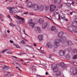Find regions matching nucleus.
<instances>
[{
  "label": "nucleus",
  "instance_id": "nucleus-1",
  "mask_svg": "<svg viewBox=\"0 0 77 77\" xmlns=\"http://www.w3.org/2000/svg\"><path fill=\"white\" fill-rule=\"evenodd\" d=\"M7 9L9 10V12L11 15L13 14V13H18V12L17 11V9L16 8H11L10 7H7Z\"/></svg>",
  "mask_w": 77,
  "mask_h": 77
},
{
  "label": "nucleus",
  "instance_id": "nucleus-2",
  "mask_svg": "<svg viewBox=\"0 0 77 77\" xmlns=\"http://www.w3.org/2000/svg\"><path fill=\"white\" fill-rule=\"evenodd\" d=\"M55 47V48H57L60 45V39H56L54 42Z\"/></svg>",
  "mask_w": 77,
  "mask_h": 77
},
{
  "label": "nucleus",
  "instance_id": "nucleus-3",
  "mask_svg": "<svg viewBox=\"0 0 77 77\" xmlns=\"http://www.w3.org/2000/svg\"><path fill=\"white\" fill-rule=\"evenodd\" d=\"M56 8V6L54 5H52L50 6V11L53 12Z\"/></svg>",
  "mask_w": 77,
  "mask_h": 77
},
{
  "label": "nucleus",
  "instance_id": "nucleus-4",
  "mask_svg": "<svg viewBox=\"0 0 77 77\" xmlns=\"http://www.w3.org/2000/svg\"><path fill=\"white\" fill-rule=\"evenodd\" d=\"M67 29L72 33H74V30L72 27L69 26H68Z\"/></svg>",
  "mask_w": 77,
  "mask_h": 77
},
{
  "label": "nucleus",
  "instance_id": "nucleus-5",
  "mask_svg": "<svg viewBox=\"0 0 77 77\" xmlns=\"http://www.w3.org/2000/svg\"><path fill=\"white\" fill-rule=\"evenodd\" d=\"M33 9L34 11H38L39 10V6L36 4H34L32 6Z\"/></svg>",
  "mask_w": 77,
  "mask_h": 77
},
{
  "label": "nucleus",
  "instance_id": "nucleus-6",
  "mask_svg": "<svg viewBox=\"0 0 77 77\" xmlns=\"http://www.w3.org/2000/svg\"><path fill=\"white\" fill-rule=\"evenodd\" d=\"M66 40V38L65 36H63L61 37L60 40V42H65V41Z\"/></svg>",
  "mask_w": 77,
  "mask_h": 77
},
{
  "label": "nucleus",
  "instance_id": "nucleus-7",
  "mask_svg": "<svg viewBox=\"0 0 77 77\" xmlns=\"http://www.w3.org/2000/svg\"><path fill=\"white\" fill-rule=\"evenodd\" d=\"M66 44L67 46H69L70 45H73L72 42L69 40L67 41L66 42Z\"/></svg>",
  "mask_w": 77,
  "mask_h": 77
},
{
  "label": "nucleus",
  "instance_id": "nucleus-8",
  "mask_svg": "<svg viewBox=\"0 0 77 77\" xmlns=\"http://www.w3.org/2000/svg\"><path fill=\"white\" fill-rule=\"evenodd\" d=\"M35 31L38 33H41V29L39 27H35Z\"/></svg>",
  "mask_w": 77,
  "mask_h": 77
},
{
  "label": "nucleus",
  "instance_id": "nucleus-9",
  "mask_svg": "<svg viewBox=\"0 0 77 77\" xmlns=\"http://www.w3.org/2000/svg\"><path fill=\"white\" fill-rule=\"evenodd\" d=\"M75 20H75V22H72V26L75 28H76L77 27V26H76V24L75 23L77 24V19H75Z\"/></svg>",
  "mask_w": 77,
  "mask_h": 77
},
{
  "label": "nucleus",
  "instance_id": "nucleus-10",
  "mask_svg": "<svg viewBox=\"0 0 77 77\" xmlns=\"http://www.w3.org/2000/svg\"><path fill=\"white\" fill-rule=\"evenodd\" d=\"M27 6L28 8H32V7H33L32 3L30 2H28L27 3Z\"/></svg>",
  "mask_w": 77,
  "mask_h": 77
},
{
  "label": "nucleus",
  "instance_id": "nucleus-11",
  "mask_svg": "<svg viewBox=\"0 0 77 77\" xmlns=\"http://www.w3.org/2000/svg\"><path fill=\"white\" fill-rule=\"evenodd\" d=\"M53 70L54 72H57V70H58V68L56 66V65H55V66L53 67Z\"/></svg>",
  "mask_w": 77,
  "mask_h": 77
},
{
  "label": "nucleus",
  "instance_id": "nucleus-12",
  "mask_svg": "<svg viewBox=\"0 0 77 77\" xmlns=\"http://www.w3.org/2000/svg\"><path fill=\"white\" fill-rule=\"evenodd\" d=\"M72 69H73V75H76L77 74V69L74 67L72 68Z\"/></svg>",
  "mask_w": 77,
  "mask_h": 77
},
{
  "label": "nucleus",
  "instance_id": "nucleus-13",
  "mask_svg": "<svg viewBox=\"0 0 77 77\" xmlns=\"http://www.w3.org/2000/svg\"><path fill=\"white\" fill-rule=\"evenodd\" d=\"M71 51H72V48L70 47H69L67 49H66L65 50V52L66 53H68V52Z\"/></svg>",
  "mask_w": 77,
  "mask_h": 77
},
{
  "label": "nucleus",
  "instance_id": "nucleus-14",
  "mask_svg": "<svg viewBox=\"0 0 77 77\" xmlns=\"http://www.w3.org/2000/svg\"><path fill=\"white\" fill-rule=\"evenodd\" d=\"M59 55L60 56H63L64 55V51L60 50L59 52Z\"/></svg>",
  "mask_w": 77,
  "mask_h": 77
},
{
  "label": "nucleus",
  "instance_id": "nucleus-15",
  "mask_svg": "<svg viewBox=\"0 0 77 77\" xmlns=\"http://www.w3.org/2000/svg\"><path fill=\"white\" fill-rule=\"evenodd\" d=\"M29 27L31 29H33L35 28V25L34 23H29Z\"/></svg>",
  "mask_w": 77,
  "mask_h": 77
},
{
  "label": "nucleus",
  "instance_id": "nucleus-16",
  "mask_svg": "<svg viewBox=\"0 0 77 77\" xmlns=\"http://www.w3.org/2000/svg\"><path fill=\"white\" fill-rule=\"evenodd\" d=\"M46 46L48 47V48H52V47H53L51 44L50 43H47Z\"/></svg>",
  "mask_w": 77,
  "mask_h": 77
},
{
  "label": "nucleus",
  "instance_id": "nucleus-17",
  "mask_svg": "<svg viewBox=\"0 0 77 77\" xmlns=\"http://www.w3.org/2000/svg\"><path fill=\"white\" fill-rule=\"evenodd\" d=\"M47 24L46 23H44L43 24L42 26V28L43 29H45L46 27H47Z\"/></svg>",
  "mask_w": 77,
  "mask_h": 77
},
{
  "label": "nucleus",
  "instance_id": "nucleus-18",
  "mask_svg": "<svg viewBox=\"0 0 77 77\" xmlns=\"http://www.w3.org/2000/svg\"><path fill=\"white\" fill-rule=\"evenodd\" d=\"M60 66L62 68H65V64L63 63H61L60 64Z\"/></svg>",
  "mask_w": 77,
  "mask_h": 77
},
{
  "label": "nucleus",
  "instance_id": "nucleus-19",
  "mask_svg": "<svg viewBox=\"0 0 77 77\" xmlns=\"http://www.w3.org/2000/svg\"><path fill=\"white\" fill-rule=\"evenodd\" d=\"M63 32L62 31L59 32L58 35V37H59V38H61V37L63 35Z\"/></svg>",
  "mask_w": 77,
  "mask_h": 77
},
{
  "label": "nucleus",
  "instance_id": "nucleus-20",
  "mask_svg": "<svg viewBox=\"0 0 77 77\" xmlns=\"http://www.w3.org/2000/svg\"><path fill=\"white\" fill-rule=\"evenodd\" d=\"M38 22L40 24H42L44 23V20L42 19H40L38 20Z\"/></svg>",
  "mask_w": 77,
  "mask_h": 77
},
{
  "label": "nucleus",
  "instance_id": "nucleus-21",
  "mask_svg": "<svg viewBox=\"0 0 77 77\" xmlns=\"http://www.w3.org/2000/svg\"><path fill=\"white\" fill-rule=\"evenodd\" d=\"M60 0H54V4H56V3L59 4L60 3Z\"/></svg>",
  "mask_w": 77,
  "mask_h": 77
},
{
  "label": "nucleus",
  "instance_id": "nucleus-22",
  "mask_svg": "<svg viewBox=\"0 0 77 77\" xmlns=\"http://www.w3.org/2000/svg\"><path fill=\"white\" fill-rule=\"evenodd\" d=\"M19 19H20V20H22V23H24L25 22V19H24L23 18H22L21 17H19Z\"/></svg>",
  "mask_w": 77,
  "mask_h": 77
},
{
  "label": "nucleus",
  "instance_id": "nucleus-23",
  "mask_svg": "<svg viewBox=\"0 0 77 77\" xmlns=\"http://www.w3.org/2000/svg\"><path fill=\"white\" fill-rule=\"evenodd\" d=\"M42 35H39L38 36V38L40 41L42 40Z\"/></svg>",
  "mask_w": 77,
  "mask_h": 77
},
{
  "label": "nucleus",
  "instance_id": "nucleus-24",
  "mask_svg": "<svg viewBox=\"0 0 77 77\" xmlns=\"http://www.w3.org/2000/svg\"><path fill=\"white\" fill-rule=\"evenodd\" d=\"M44 9V6L42 5L40 6V9L41 11H42Z\"/></svg>",
  "mask_w": 77,
  "mask_h": 77
},
{
  "label": "nucleus",
  "instance_id": "nucleus-25",
  "mask_svg": "<svg viewBox=\"0 0 77 77\" xmlns=\"http://www.w3.org/2000/svg\"><path fill=\"white\" fill-rule=\"evenodd\" d=\"M7 50H8V49H5L3 50L2 51H1L0 52V53H2V54H4V53H5V52H6V51Z\"/></svg>",
  "mask_w": 77,
  "mask_h": 77
},
{
  "label": "nucleus",
  "instance_id": "nucleus-26",
  "mask_svg": "<svg viewBox=\"0 0 77 77\" xmlns=\"http://www.w3.org/2000/svg\"><path fill=\"white\" fill-rule=\"evenodd\" d=\"M16 28L20 32H21V29L20 28L19 26H16Z\"/></svg>",
  "mask_w": 77,
  "mask_h": 77
},
{
  "label": "nucleus",
  "instance_id": "nucleus-27",
  "mask_svg": "<svg viewBox=\"0 0 77 77\" xmlns=\"http://www.w3.org/2000/svg\"><path fill=\"white\" fill-rule=\"evenodd\" d=\"M9 25L10 26L12 27H15V26H16V25H15L14 24H13L12 23H10L9 24Z\"/></svg>",
  "mask_w": 77,
  "mask_h": 77
},
{
  "label": "nucleus",
  "instance_id": "nucleus-28",
  "mask_svg": "<svg viewBox=\"0 0 77 77\" xmlns=\"http://www.w3.org/2000/svg\"><path fill=\"white\" fill-rule=\"evenodd\" d=\"M8 68L6 67L5 68H3V67H2V70H3L5 71H6L8 70Z\"/></svg>",
  "mask_w": 77,
  "mask_h": 77
},
{
  "label": "nucleus",
  "instance_id": "nucleus-29",
  "mask_svg": "<svg viewBox=\"0 0 77 77\" xmlns=\"http://www.w3.org/2000/svg\"><path fill=\"white\" fill-rule=\"evenodd\" d=\"M70 56L69 55H67L66 56V59H67L68 60H69V59L70 58Z\"/></svg>",
  "mask_w": 77,
  "mask_h": 77
},
{
  "label": "nucleus",
  "instance_id": "nucleus-30",
  "mask_svg": "<svg viewBox=\"0 0 77 77\" xmlns=\"http://www.w3.org/2000/svg\"><path fill=\"white\" fill-rule=\"evenodd\" d=\"M73 53H76V54H77V50L75 49H74L73 50Z\"/></svg>",
  "mask_w": 77,
  "mask_h": 77
},
{
  "label": "nucleus",
  "instance_id": "nucleus-31",
  "mask_svg": "<svg viewBox=\"0 0 77 77\" xmlns=\"http://www.w3.org/2000/svg\"><path fill=\"white\" fill-rule=\"evenodd\" d=\"M14 64H15V65H17V66H20V68H21V65H20L19 63H17L16 62H14Z\"/></svg>",
  "mask_w": 77,
  "mask_h": 77
},
{
  "label": "nucleus",
  "instance_id": "nucleus-32",
  "mask_svg": "<svg viewBox=\"0 0 77 77\" xmlns=\"http://www.w3.org/2000/svg\"><path fill=\"white\" fill-rule=\"evenodd\" d=\"M56 29V27L54 26H52V27L51 28V30L53 31L54 30Z\"/></svg>",
  "mask_w": 77,
  "mask_h": 77
},
{
  "label": "nucleus",
  "instance_id": "nucleus-33",
  "mask_svg": "<svg viewBox=\"0 0 77 77\" xmlns=\"http://www.w3.org/2000/svg\"><path fill=\"white\" fill-rule=\"evenodd\" d=\"M77 54H76V55H74L73 56V59H77Z\"/></svg>",
  "mask_w": 77,
  "mask_h": 77
},
{
  "label": "nucleus",
  "instance_id": "nucleus-34",
  "mask_svg": "<svg viewBox=\"0 0 77 77\" xmlns=\"http://www.w3.org/2000/svg\"><path fill=\"white\" fill-rule=\"evenodd\" d=\"M50 8V7L47 6H46L45 9L46 11H48V9H49V8Z\"/></svg>",
  "mask_w": 77,
  "mask_h": 77
},
{
  "label": "nucleus",
  "instance_id": "nucleus-35",
  "mask_svg": "<svg viewBox=\"0 0 77 77\" xmlns=\"http://www.w3.org/2000/svg\"><path fill=\"white\" fill-rule=\"evenodd\" d=\"M20 44H25L26 43L25 42H24V41L23 40L22 42H20Z\"/></svg>",
  "mask_w": 77,
  "mask_h": 77
},
{
  "label": "nucleus",
  "instance_id": "nucleus-36",
  "mask_svg": "<svg viewBox=\"0 0 77 77\" xmlns=\"http://www.w3.org/2000/svg\"><path fill=\"white\" fill-rule=\"evenodd\" d=\"M13 57L12 58V59H13V60H15V59H17L18 58H17V57H16L15 56H13Z\"/></svg>",
  "mask_w": 77,
  "mask_h": 77
},
{
  "label": "nucleus",
  "instance_id": "nucleus-37",
  "mask_svg": "<svg viewBox=\"0 0 77 77\" xmlns=\"http://www.w3.org/2000/svg\"><path fill=\"white\" fill-rule=\"evenodd\" d=\"M57 75H59L60 74V72L59 71H58L57 72Z\"/></svg>",
  "mask_w": 77,
  "mask_h": 77
},
{
  "label": "nucleus",
  "instance_id": "nucleus-38",
  "mask_svg": "<svg viewBox=\"0 0 77 77\" xmlns=\"http://www.w3.org/2000/svg\"><path fill=\"white\" fill-rule=\"evenodd\" d=\"M32 20L31 19L29 20V21L28 22V23H29V24L30 23H32V22H32Z\"/></svg>",
  "mask_w": 77,
  "mask_h": 77
},
{
  "label": "nucleus",
  "instance_id": "nucleus-39",
  "mask_svg": "<svg viewBox=\"0 0 77 77\" xmlns=\"http://www.w3.org/2000/svg\"><path fill=\"white\" fill-rule=\"evenodd\" d=\"M62 6H63V5L61 4L60 6H59L58 8L59 9H60L61 8H62Z\"/></svg>",
  "mask_w": 77,
  "mask_h": 77
},
{
  "label": "nucleus",
  "instance_id": "nucleus-40",
  "mask_svg": "<svg viewBox=\"0 0 77 77\" xmlns=\"http://www.w3.org/2000/svg\"><path fill=\"white\" fill-rule=\"evenodd\" d=\"M6 76H8V77H11L12 76V75L11 74H8L6 75Z\"/></svg>",
  "mask_w": 77,
  "mask_h": 77
},
{
  "label": "nucleus",
  "instance_id": "nucleus-41",
  "mask_svg": "<svg viewBox=\"0 0 77 77\" xmlns=\"http://www.w3.org/2000/svg\"><path fill=\"white\" fill-rule=\"evenodd\" d=\"M66 5L67 6H71V4H67L66 3Z\"/></svg>",
  "mask_w": 77,
  "mask_h": 77
},
{
  "label": "nucleus",
  "instance_id": "nucleus-42",
  "mask_svg": "<svg viewBox=\"0 0 77 77\" xmlns=\"http://www.w3.org/2000/svg\"><path fill=\"white\" fill-rule=\"evenodd\" d=\"M74 42H75L76 44H77V39H75L74 40Z\"/></svg>",
  "mask_w": 77,
  "mask_h": 77
},
{
  "label": "nucleus",
  "instance_id": "nucleus-43",
  "mask_svg": "<svg viewBox=\"0 0 77 77\" xmlns=\"http://www.w3.org/2000/svg\"><path fill=\"white\" fill-rule=\"evenodd\" d=\"M16 17H15V18H17V19H19V18H20V16H18L17 15H16Z\"/></svg>",
  "mask_w": 77,
  "mask_h": 77
},
{
  "label": "nucleus",
  "instance_id": "nucleus-44",
  "mask_svg": "<svg viewBox=\"0 0 77 77\" xmlns=\"http://www.w3.org/2000/svg\"><path fill=\"white\" fill-rule=\"evenodd\" d=\"M74 33H77V28L74 30Z\"/></svg>",
  "mask_w": 77,
  "mask_h": 77
},
{
  "label": "nucleus",
  "instance_id": "nucleus-45",
  "mask_svg": "<svg viewBox=\"0 0 77 77\" xmlns=\"http://www.w3.org/2000/svg\"><path fill=\"white\" fill-rule=\"evenodd\" d=\"M23 14H25L26 15H27V14H28V12H25L23 13Z\"/></svg>",
  "mask_w": 77,
  "mask_h": 77
},
{
  "label": "nucleus",
  "instance_id": "nucleus-46",
  "mask_svg": "<svg viewBox=\"0 0 77 77\" xmlns=\"http://www.w3.org/2000/svg\"><path fill=\"white\" fill-rule=\"evenodd\" d=\"M17 23L18 24H20V23H21V22H20V21H17Z\"/></svg>",
  "mask_w": 77,
  "mask_h": 77
},
{
  "label": "nucleus",
  "instance_id": "nucleus-47",
  "mask_svg": "<svg viewBox=\"0 0 77 77\" xmlns=\"http://www.w3.org/2000/svg\"><path fill=\"white\" fill-rule=\"evenodd\" d=\"M7 54H12V53L11 52L8 51L7 52Z\"/></svg>",
  "mask_w": 77,
  "mask_h": 77
},
{
  "label": "nucleus",
  "instance_id": "nucleus-48",
  "mask_svg": "<svg viewBox=\"0 0 77 77\" xmlns=\"http://www.w3.org/2000/svg\"><path fill=\"white\" fill-rule=\"evenodd\" d=\"M73 13H75V11H73L72 12H70V15H72Z\"/></svg>",
  "mask_w": 77,
  "mask_h": 77
},
{
  "label": "nucleus",
  "instance_id": "nucleus-49",
  "mask_svg": "<svg viewBox=\"0 0 77 77\" xmlns=\"http://www.w3.org/2000/svg\"><path fill=\"white\" fill-rule=\"evenodd\" d=\"M62 18L63 20H65V17H62Z\"/></svg>",
  "mask_w": 77,
  "mask_h": 77
},
{
  "label": "nucleus",
  "instance_id": "nucleus-50",
  "mask_svg": "<svg viewBox=\"0 0 77 77\" xmlns=\"http://www.w3.org/2000/svg\"><path fill=\"white\" fill-rule=\"evenodd\" d=\"M4 73L5 74H7V75H8V74H9V73L8 72H4Z\"/></svg>",
  "mask_w": 77,
  "mask_h": 77
},
{
  "label": "nucleus",
  "instance_id": "nucleus-51",
  "mask_svg": "<svg viewBox=\"0 0 77 77\" xmlns=\"http://www.w3.org/2000/svg\"><path fill=\"white\" fill-rule=\"evenodd\" d=\"M2 66H3V67H4V68H6V67H8V66H7L5 65H3Z\"/></svg>",
  "mask_w": 77,
  "mask_h": 77
},
{
  "label": "nucleus",
  "instance_id": "nucleus-52",
  "mask_svg": "<svg viewBox=\"0 0 77 77\" xmlns=\"http://www.w3.org/2000/svg\"><path fill=\"white\" fill-rule=\"evenodd\" d=\"M55 12H54L53 13V14L52 15V17H54V16H55Z\"/></svg>",
  "mask_w": 77,
  "mask_h": 77
},
{
  "label": "nucleus",
  "instance_id": "nucleus-53",
  "mask_svg": "<svg viewBox=\"0 0 77 77\" xmlns=\"http://www.w3.org/2000/svg\"><path fill=\"white\" fill-rule=\"evenodd\" d=\"M34 68L32 67H30V69H32V71L33 70Z\"/></svg>",
  "mask_w": 77,
  "mask_h": 77
},
{
  "label": "nucleus",
  "instance_id": "nucleus-54",
  "mask_svg": "<svg viewBox=\"0 0 77 77\" xmlns=\"http://www.w3.org/2000/svg\"><path fill=\"white\" fill-rule=\"evenodd\" d=\"M10 42L12 44V43H14V42L11 41V40H10Z\"/></svg>",
  "mask_w": 77,
  "mask_h": 77
},
{
  "label": "nucleus",
  "instance_id": "nucleus-55",
  "mask_svg": "<svg viewBox=\"0 0 77 77\" xmlns=\"http://www.w3.org/2000/svg\"><path fill=\"white\" fill-rule=\"evenodd\" d=\"M59 15V18L58 20H60V14L58 15Z\"/></svg>",
  "mask_w": 77,
  "mask_h": 77
},
{
  "label": "nucleus",
  "instance_id": "nucleus-56",
  "mask_svg": "<svg viewBox=\"0 0 77 77\" xmlns=\"http://www.w3.org/2000/svg\"><path fill=\"white\" fill-rule=\"evenodd\" d=\"M16 47H17V48H20V46H18V45H16Z\"/></svg>",
  "mask_w": 77,
  "mask_h": 77
},
{
  "label": "nucleus",
  "instance_id": "nucleus-57",
  "mask_svg": "<svg viewBox=\"0 0 77 77\" xmlns=\"http://www.w3.org/2000/svg\"><path fill=\"white\" fill-rule=\"evenodd\" d=\"M21 54H26V53H24V52H21Z\"/></svg>",
  "mask_w": 77,
  "mask_h": 77
},
{
  "label": "nucleus",
  "instance_id": "nucleus-58",
  "mask_svg": "<svg viewBox=\"0 0 77 77\" xmlns=\"http://www.w3.org/2000/svg\"><path fill=\"white\" fill-rule=\"evenodd\" d=\"M31 60V61H32V60H31V59H27L26 60Z\"/></svg>",
  "mask_w": 77,
  "mask_h": 77
},
{
  "label": "nucleus",
  "instance_id": "nucleus-59",
  "mask_svg": "<svg viewBox=\"0 0 77 77\" xmlns=\"http://www.w3.org/2000/svg\"><path fill=\"white\" fill-rule=\"evenodd\" d=\"M49 58L50 59H51V60H53V59L52 58H51V57H49Z\"/></svg>",
  "mask_w": 77,
  "mask_h": 77
},
{
  "label": "nucleus",
  "instance_id": "nucleus-60",
  "mask_svg": "<svg viewBox=\"0 0 77 77\" xmlns=\"http://www.w3.org/2000/svg\"><path fill=\"white\" fill-rule=\"evenodd\" d=\"M41 53H42V54H45V53L42 51Z\"/></svg>",
  "mask_w": 77,
  "mask_h": 77
},
{
  "label": "nucleus",
  "instance_id": "nucleus-61",
  "mask_svg": "<svg viewBox=\"0 0 77 77\" xmlns=\"http://www.w3.org/2000/svg\"><path fill=\"white\" fill-rule=\"evenodd\" d=\"M7 32L8 33H10V31L9 30H8Z\"/></svg>",
  "mask_w": 77,
  "mask_h": 77
},
{
  "label": "nucleus",
  "instance_id": "nucleus-62",
  "mask_svg": "<svg viewBox=\"0 0 77 77\" xmlns=\"http://www.w3.org/2000/svg\"><path fill=\"white\" fill-rule=\"evenodd\" d=\"M34 46H35V47H36V46H37V45H36V44H35V43H34Z\"/></svg>",
  "mask_w": 77,
  "mask_h": 77
},
{
  "label": "nucleus",
  "instance_id": "nucleus-63",
  "mask_svg": "<svg viewBox=\"0 0 77 77\" xmlns=\"http://www.w3.org/2000/svg\"><path fill=\"white\" fill-rule=\"evenodd\" d=\"M8 18H11V16H10V15H8Z\"/></svg>",
  "mask_w": 77,
  "mask_h": 77
},
{
  "label": "nucleus",
  "instance_id": "nucleus-64",
  "mask_svg": "<svg viewBox=\"0 0 77 77\" xmlns=\"http://www.w3.org/2000/svg\"><path fill=\"white\" fill-rule=\"evenodd\" d=\"M18 8H21V6L20 5H18Z\"/></svg>",
  "mask_w": 77,
  "mask_h": 77
}]
</instances>
